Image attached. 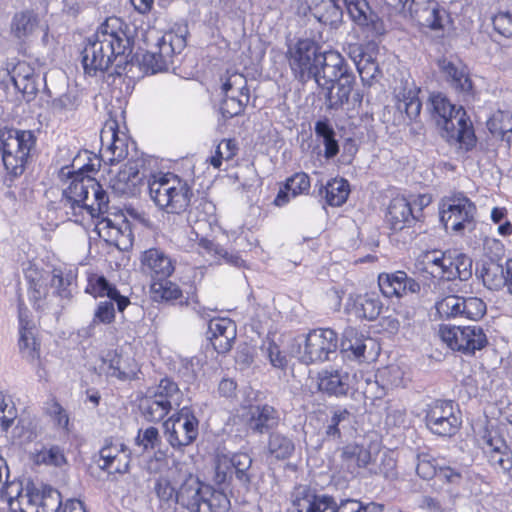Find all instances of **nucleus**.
<instances>
[{"mask_svg":"<svg viewBox=\"0 0 512 512\" xmlns=\"http://www.w3.org/2000/svg\"><path fill=\"white\" fill-rule=\"evenodd\" d=\"M89 159V162L77 171H68L69 184L63 189L62 205L68 218L75 223H82L85 216L90 217L95 225L94 231L106 243L119 249H126L131 244L130 231L127 224L124 228L104 216L108 212L109 198L99 182L85 173L96 172L101 160Z\"/></svg>","mask_w":512,"mask_h":512,"instance_id":"nucleus-1","label":"nucleus"},{"mask_svg":"<svg viewBox=\"0 0 512 512\" xmlns=\"http://www.w3.org/2000/svg\"><path fill=\"white\" fill-rule=\"evenodd\" d=\"M127 24L112 16L100 24L95 33L87 38L82 51V65L86 75L98 76L115 66V73L126 70L132 52L127 35Z\"/></svg>","mask_w":512,"mask_h":512,"instance_id":"nucleus-2","label":"nucleus"},{"mask_svg":"<svg viewBox=\"0 0 512 512\" xmlns=\"http://www.w3.org/2000/svg\"><path fill=\"white\" fill-rule=\"evenodd\" d=\"M149 195L155 205L167 213L180 214L191 205L194 196L188 180L174 173L154 175L148 181Z\"/></svg>","mask_w":512,"mask_h":512,"instance_id":"nucleus-3","label":"nucleus"},{"mask_svg":"<svg viewBox=\"0 0 512 512\" xmlns=\"http://www.w3.org/2000/svg\"><path fill=\"white\" fill-rule=\"evenodd\" d=\"M433 112L439 116L438 124L446 132L450 142H457L466 150L475 144V136L472 124L462 107L456 108L448 98L441 94H432L429 98Z\"/></svg>","mask_w":512,"mask_h":512,"instance_id":"nucleus-4","label":"nucleus"},{"mask_svg":"<svg viewBox=\"0 0 512 512\" xmlns=\"http://www.w3.org/2000/svg\"><path fill=\"white\" fill-rule=\"evenodd\" d=\"M188 27L184 23H175L157 39L154 49L141 56L140 65L151 74L168 70L176 54L186 47Z\"/></svg>","mask_w":512,"mask_h":512,"instance_id":"nucleus-5","label":"nucleus"},{"mask_svg":"<svg viewBox=\"0 0 512 512\" xmlns=\"http://www.w3.org/2000/svg\"><path fill=\"white\" fill-rule=\"evenodd\" d=\"M35 144L36 137L30 130L0 129V152L9 174L19 176L24 172Z\"/></svg>","mask_w":512,"mask_h":512,"instance_id":"nucleus-6","label":"nucleus"},{"mask_svg":"<svg viewBox=\"0 0 512 512\" xmlns=\"http://www.w3.org/2000/svg\"><path fill=\"white\" fill-rule=\"evenodd\" d=\"M439 210L446 231L462 234L474 226L477 208L464 193H455L442 199Z\"/></svg>","mask_w":512,"mask_h":512,"instance_id":"nucleus-7","label":"nucleus"},{"mask_svg":"<svg viewBox=\"0 0 512 512\" xmlns=\"http://www.w3.org/2000/svg\"><path fill=\"white\" fill-rule=\"evenodd\" d=\"M439 336L451 350L469 355L474 354L476 350H481L487 344L483 329L476 325H441Z\"/></svg>","mask_w":512,"mask_h":512,"instance_id":"nucleus-8","label":"nucleus"},{"mask_svg":"<svg viewBox=\"0 0 512 512\" xmlns=\"http://www.w3.org/2000/svg\"><path fill=\"white\" fill-rule=\"evenodd\" d=\"M289 64L295 76L301 81L314 79L320 85L319 67L317 57L319 47L309 39L299 40L294 46L289 47Z\"/></svg>","mask_w":512,"mask_h":512,"instance_id":"nucleus-9","label":"nucleus"},{"mask_svg":"<svg viewBox=\"0 0 512 512\" xmlns=\"http://www.w3.org/2000/svg\"><path fill=\"white\" fill-rule=\"evenodd\" d=\"M385 2L393 7L401 6L420 25L432 30L443 29L444 22L448 18L447 11L434 0H385Z\"/></svg>","mask_w":512,"mask_h":512,"instance_id":"nucleus-10","label":"nucleus"},{"mask_svg":"<svg viewBox=\"0 0 512 512\" xmlns=\"http://www.w3.org/2000/svg\"><path fill=\"white\" fill-rule=\"evenodd\" d=\"M457 412L452 401L436 400L427 407L425 416L426 426L433 434L452 436L457 432L461 424Z\"/></svg>","mask_w":512,"mask_h":512,"instance_id":"nucleus-11","label":"nucleus"},{"mask_svg":"<svg viewBox=\"0 0 512 512\" xmlns=\"http://www.w3.org/2000/svg\"><path fill=\"white\" fill-rule=\"evenodd\" d=\"M164 425L167 441L175 449L191 444L198 436L199 421L188 407L181 408Z\"/></svg>","mask_w":512,"mask_h":512,"instance_id":"nucleus-12","label":"nucleus"},{"mask_svg":"<svg viewBox=\"0 0 512 512\" xmlns=\"http://www.w3.org/2000/svg\"><path fill=\"white\" fill-rule=\"evenodd\" d=\"M100 156L105 163L114 164L125 159L129 154V140L119 130L115 119H108L100 132Z\"/></svg>","mask_w":512,"mask_h":512,"instance_id":"nucleus-13","label":"nucleus"},{"mask_svg":"<svg viewBox=\"0 0 512 512\" xmlns=\"http://www.w3.org/2000/svg\"><path fill=\"white\" fill-rule=\"evenodd\" d=\"M144 160L131 158L128 162L110 178V187L119 195L135 196L143 185Z\"/></svg>","mask_w":512,"mask_h":512,"instance_id":"nucleus-14","label":"nucleus"},{"mask_svg":"<svg viewBox=\"0 0 512 512\" xmlns=\"http://www.w3.org/2000/svg\"><path fill=\"white\" fill-rule=\"evenodd\" d=\"M19 352L25 361L33 366L40 365V342L35 337V325L29 317V311L22 302L18 305Z\"/></svg>","mask_w":512,"mask_h":512,"instance_id":"nucleus-15","label":"nucleus"},{"mask_svg":"<svg viewBox=\"0 0 512 512\" xmlns=\"http://www.w3.org/2000/svg\"><path fill=\"white\" fill-rule=\"evenodd\" d=\"M175 260L160 248H149L140 255V269L150 281L168 279L175 271Z\"/></svg>","mask_w":512,"mask_h":512,"instance_id":"nucleus-16","label":"nucleus"},{"mask_svg":"<svg viewBox=\"0 0 512 512\" xmlns=\"http://www.w3.org/2000/svg\"><path fill=\"white\" fill-rule=\"evenodd\" d=\"M130 461V449L119 441L106 440L99 451L98 466L108 473H127Z\"/></svg>","mask_w":512,"mask_h":512,"instance_id":"nucleus-17","label":"nucleus"},{"mask_svg":"<svg viewBox=\"0 0 512 512\" xmlns=\"http://www.w3.org/2000/svg\"><path fill=\"white\" fill-rule=\"evenodd\" d=\"M208 492L209 485L201 482L198 477L188 474L177 491L176 503L190 512H200Z\"/></svg>","mask_w":512,"mask_h":512,"instance_id":"nucleus-18","label":"nucleus"},{"mask_svg":"<svg viewBox=\"0 0 512 512\" xmlns=\"http://www.w3.org/2000/svg\"><path fill=\"white\" fill-rule=\"evenodd\" d=\"M103 367L107 376L115 377L122 381L133 380L140 371L136 360L117 350H109L102 357Z\"/></svg>","mask_w":512,"mask_h":512,"instance_id":"nucleus-19","label":"nucleus"},{"mask_svg":"<svg viewBox=\"0 0 512 512\" xmlns=\"http://www.w3.org/2000/svg\"><path fill=\"white\" fill-rule=\"evenodd\" d=\"M378 285L385 297H403L408 293L420 291V285L403 271L394 273H381L378 276Z\"/></svg>","mask_w":512,"mask_h":512,"instance_id":"nucleus-20","label":"nucleus"},{"mask_svg":"<svg viewBox=\"0 0 512 512\" xmlns=\"http://www.w3.org/2000/svg\"><path fill=\"white\" fill-rule=\"evenodd\" d=\"M208 329L210 342L218 353L224 354L232 348L237 332L236 325L231 319H212Z\"/></svg>","mask_w":512,"mask_h":512,"instance_id":"nucleus-21","label":"nucleus"},{"mask_svg":"<svg viewBox=\"0 0 512 512\" xmlns=\"http://www.w3.org/2000/svg\"><path fill=\"white\" fill-rule=\"evenodd\" d=\"M483 451L494 469L502 472L512 469V451L501 437H485Z\"/></svg>","mask_w":512,"mask_h":512,"instance_id":"nucleus-22","label":"nucleus"},{"mask_svg":"<svg viewBox=\"0 0 512 512\" xmlns=\"http://www.w3.org/2000/svg\"><path fill=\"white\" fill-rule=\"evenodd\" d=\"M85 291L95 298L107 297L109 300H113L117 304L119 312H123L130 304L129 298L121 295L117 288L102 275L89 276Z\"/></svg>","mask_w":512,"mask_h":512,"instance_id":"nucleus-23","label":"nucleus"},{"mask_svg":"<svg viewBox=\"0 0 512 512\" xmlns=\"http://www.w3.org/2000/svg\"><path fill=\"white\" fill-rule=\"evenodd\" d=\"M439 68L446 76L450 85L458 92L469 95L472 91V81L467 67L461 62H453L448 59L439 61Z\"/></svg>","mask_w":512,"mask_h":512,"instance_id":"nucleus-24","label":"nucleus"},{"mask_svg":"<svg viewBox=\"0 0 512 512\" xmlns=\"http://www.w3.org/2000/svg\"><path fill=\"white\" fill-rule=\"evenodd\" d=\"M310 186V178L306 173H296L286 180L284 187L279 190L273 203L278 207H283L298 195L308 193Z\"/></svg>","mask_w":512,"mask_h":512,"instance_id":"nucleus-25","label":"nucleus"},{"mask_svg":"<svg viewBox=\"0 0 512 512\" xmlns=\"http://www.w3.org/2000/svg\"><path fill=\"white\" fill-rule=\"evenodd\" d=\"M145 396H150L157 402L161 401L172 409L178 408L183 400V393L178 385L168 378H164L158 385L148 388Z\"/></svg>","mask_w":512,"mask_h":512,"instance_id":"nucleus-26","label":"nucleus"},{"mask_svg":"<svg viewBox=\"0 0 512 512\" xmlns=\"http://www.w3.org/2000/svg\"><path fill=\"white\" fill-rule=\"evenodd\" d=\"M375 345L376 343L372 338L364 337L354 329H348L341 341L340 352L347 357L353 356L355 359L364 361L368 359L365 355L367 348H373Z\"/></svg>","mask_w":512,"mask_h":512,"instance_id":"nucleus-27","label":"nucleus"},{"mask_svg":"<svg viewBox=\"0 0 512 512\" xmlns=\"http://www.w3.org/2000/svg\"><path fill=\"white\" fill-rule=\"evenodd\" d=\"M386 220L394 230H402L414 220L410 203L404 197H395L390 201Z\"/></svg>","mask_w":512,"mask_h":512,"instance_id":"nucleus-28","label":"nucleus"},{"mask_svg":"<svg viewBox=\"0 0 512 512\" xmlns=\"http://www.w3.org/2000/svg\"><path fill=\"white\" fill-rule=\"evenodd\" d=\"M319 338L316 330L311 331L307 336H300L295 339L297 350L292 348L294 356L304 364H311L320 359Z\"/></svg>","mask_w":512,"mask_h":512,"instance_id":"nucleus-29","label":"nucleus"},{"mask_svg":"<svg viewBox=\"0 0 512 512\" xmlns=\"http://www.w3.org/2000/svg\"><path fill=\"white\" fill-rule=\"evenodd\" d=\"M326 84L330 85L327 87L322 85V94L326 90L325 96L328 108H338L348 101L352 90L351 80L348 76L334 81L326 79Z\"/></svg>","mask_w":512,"mask_h":512,"instance_id":"nucleus-30","label":"nucleus"},{"mask_svg":"<svg viewBox=\"0 0 512 512\" xmlns=\"http://www.w3.org/2000/svg\"><path fill=\"white\" fill-rule=\"evenodd\" d=\"M279 422V414L270 405L255 406L251 408L249 426L252 430L265 433L276 427Z\"/></svg>","mask_w":512,"mask_h":512,"instance_id":"nucleus-31","label":"nucleus"},{"mask_svg":"<svg viewBox=\"0 0 512 512\" xmlns=\"http://www.w3.org/2000/svg\"><path fill=\"white\" fill-rule=\"evenodd\" d=\"M25 277L29 283L28 295L30 301L36 309H43L45 306L44 300L47 297V280L49 276L44 275L35 268L30 267Z\"/></svg>","mask_w":512,"mask_h":512,"instance_id":"nucleus-32","label":"nucleus"},{"mask_svg":"<svg viewBox=\"0 0 512 512\" xmlns=\"http://www.w3.org/2000/svg\"><path fill=\"white\" fill-rule=\"evenodd\" d=\"M39 24L37 14L33 11L25 10L16 13L11 21V33L19 39L25 40L31 37Z\"/></svg>","mask_w":512,"mask_h":512,"instance_id":"nucleus-33","label":"nucleus"},{"mask_svg":"<svg viewBox=\"0 0 512 512\" xmlns=\"http://www.w3.org/2000/svg\"><path fill=\"white\" fill-rule=\"evenodd\" d=\"M292 512H320V497L316 490L300 485L292 494Z\"/></svg>","mask_w":512,"mask_h":512,"instance_id":"nucleus-34","label":"nucleus"},{"mask_svg":"<svg viewBox=\"0 0 512 512\" xmlns=\"http://www.w3.org/2000/svg\"><path fill=\"white\" fill-rule=\"evenodd\" d=\"M349 301H353V312L359 318L374 320L382 309V303L374 294L357 295L350 297Z\"/></svg>","mask_w":512,"mask_h":512,"instance_id":"nucleus-35","label":"nucleus"},{"mask_svg":"<svg viewBox=\"0 0 512 512\" xmlns=\"http://www.w3.org/2000/svg\"><path fill=\"white\" fill-rule=\"evenodd\" d=\"M370 507L383 509L382 505L370 503L367 505L362 504L354 499H342L338 503L333 497L322 495V512H368Z\"/></svg>","mask_w":512,"mask_h":512,"instance_id":"nucleus-36","label":"nucleus"},{"mask_svg":"<svg viewBox=\"0 0 512 512\" xmlns=\"http://www.w3.org/2000/svg\"><path fill=\"white\" fill-rule=\"evenodd\" d=\"M344 58L338 51L322 52V78L334 81L346 76Z\"/></svg>","mask_w":512,"mask_h":512,"instance_id":"nucleus-37","label":"nucleus"},{"mask_svg":"<svg viewBox=\"0 0 512 512\" xmlns=\"http://www.w3.org/2000/svg\"><path fill=\"white\" fill-rule=\"evenodd\" d=\"M192 233L195 235V240H198V247L201 253L208 254L214 259H224L227 263L237 267L243 265L244 261L239 255L229 253L223 247H220L206 238H199V234L196 231Z\"/></svg>","mask_w":512,"mask_h":512,"instance_id":"nucleus-38","label":"nucleus"},{"mask_svg":"<svg viewBox=\"0 0 512 512\" xmlns=\"http://www.w3.org/2000/svg\"><path fill=\"white\" fill-rule=\"evenodd\" d=\"M483 284L490 290H499L506 286V266L490 261L481 270Z\"/></svg>","mask_w":512,"mask_h":512,"instance_id":"nucleus-39","label":"nucleus"},{"mask_svg":"<svg viewBox=\"0 0 512 512\" xmlns=\"http://www.w3.org/2000/svg\"><path fill=\"white\" fill-rule=\"evenodd\" d=\"M74 274L71 270L63 271L60 268H54L50 277L51 288L54 289L61 301L69 300L72 296L71 285L74 280Z\"/></svg>","mask_w":512,"mask_h":512,"instance_id":"nucleus-40","label":"nucleus"},{"mask_svg":"<svg viewBox=\"0 0 512 512\" xmlns=\"http://www.w3.org/2000/svg\"><path fill=\"white\" fill-rule=\"evenodd\" d=\"M349 389L348 375L339 370L325 371L322 375V391L329 395L342 396Z\"/></svg>","mask_w":512,"mask_h":512,"instance_id":"nucleus-41","label":"nucleus"},{"mask_svg":"<svg viewBox=\"0 0 512 512\" xmlns=\"http://www.w3.org/2000/svg\"><path fill=\"white\" fill-rule=\"evenodd\" d=\"M178 474L177 469H169L164 475H161L155 482L154 490L157 497L163 502H176L175 480Z\"/></svg>","mask_w":512,"mask_h":512,"instance_id":"nucleus-42","label":"nucleus"},{"mask_svg":"<svg viewBox=\"0 0 512 512\" xmlns=\"http://www.w3.org/2000/svg\"><path fill=\"white\" fill-rule=\"evenodd\" d=\"M31 506H37L36 512H58L62 507L61 494L53 489L46 488L42 494H33Z\"/></svg>","mask_w":512,"mask_h":512,"instance_id":"nucleus-43","label":"nucleus"},{"mask_svg":"<svg viewBox=\"0 0 512 512\" xmlns=\"http://www.w3.org/2000/svg\"><path fill=\"white\" fill-rule=\"evenodd\" d=\"M326 201L330 206L339 207L343 205L350 193V186L344 178H335L325 186Z\"/></svg>","mask_w":512,"mask_h":512,"instance_id":"nucleus-44","label":"nucleus"},{"mask_svg":"<svg viewBox=\"0 0 512 512\" xmlns=\"http://www.w3.org/2000/svg\"><path fill=\"white\" fill-rule=\"evenodd\" d=\"M11 80L18 90L27 92L33 90L34 85V69L25 61L18 62L10 72Z\"/></svg>","mask_w":512,"mask_h":512,"instance_id":"nucleus-45","label":"nucleus"},{"mask_svg":"<svg viewBox=\"0 0 512 512\" xmlns=\"http://www.w3.org/2000/svg\"><path fill=\"white\" fill-rule=\"evenodd\" d=\"M150 292L155 301H173L182 297L179 286L168 279L151 282Z\"/></svg>","mask_w":512,"mask_h":512,"instance_id":"nucleus-46","label":"nucleus"},{"mask_svg":"<svg viewBox=\"0 0 512 512\" xmlns=\"http://www.w3.org/2000/svg\"><path fill=\"white\" fill-rule=\"evenodd\" d=\"M36 465L61 467L66 463L64 451L57 445L44 446L32 456Z\"/></svg>","mask_w":512,"mask_h":512,"instance_id":"nucleus-47","label":"nucleus"},{"mask_svg":"<svg viewBox=\"0 0 512 512\" xmlns=\"http://www.w3.org/2000/svg\"><path fill=\"white\" fill-rule=\"evenodd\" d=\"M32 495L30 493L23 494L21 482L16 479L10 480V477L5 478L3 488L0 489V497L8 501L10 506H13L14 502L21 506L24 504L29 505L32 501Z\"/></svg>","mask_w":512,"mask_h":512,"instance_id":"nucleus-48","label":"nucleus"},{"mask_svg":"<svg viewBox=\"0 0 512 512\" xmlns=\"http://www.w3.org/2000/svg\"><path fill=\"white\" fill-rule=\"evenodd\" d=\"M139 409L143 417L150 422H159L172 410L163 402H157L150 396H143L139 402Z\"/></svg>","mask_w":512,"mask_h":512,"instance_id":"nucleus-49","label":"nucleus"},{"mask_svg":"<svg viewBox=\"0 0 512 512\" xmlns=\"http://www.w3.org/2000/svg\"><path fill=\"white\" fill-rule=\"evenodd\" d=\"M233 472L236 480L244 486L251 482L252 474L250 472L252 458L247 453H235L230 456Z\"/></svg>","mask_w":512,"mask_h":512,"instance_id":"nucleus-50","label":"nucleus"},{"mask_svg":"<svg viewBox=\"0 0 512 512\" xmlns=\"http://www.w3.org/2000/svg\"><path fill=\"white\" fill-rule=\"evenodd\" d=\"M295 446L291 439L281 434H272L269 438L268 451L278 460L289 458L294 452Z\"/></svg>","mask_w":512,"mask_h":512,"instance_id":"nucleus-51","label":"nucleus"},{"mask_svg":"<svg viewBox=\"0 0 512 512\" xmlns=\"http://www.w3.org/2000/svg\"><path fill=\"white\" fill-rule=\"evenodd\" d=\"M463 297L449 295L436 302L435 308L441 318L462 317Z\"/></svg>","mask_w":512,"mask_h":512,"instance_id":"nucleus-52","label":"nucleus"},{"mask_svg":"<svg viewBox=\"0 0 512 512\" xmlns=\"http://www.w3.org/2000/svg\"><path fill=\"white\" fill-rule=\"evenodd\" d=\"M80 105V98L77 93L68 92L62 94L52 101L51 108L55 114L66 115L75 111Z\"/></svg>","mask_w":512,"mask_h":512,"instance_id":"nucleus-53","label":"nucleus"},{"mask_svg":"<svg viewBox=\"0 0 512 512\" xmlns=\"http://www.w3.org/2000/svg\"><path fill=\"white\" fill-rule=\"evenodd\" d=\"M234 475L231 458L229 455H217L215 459L214 481L218 485L229 483Z\"/></svg>","mask_w":512,"mask_h":512,"instance_id":"nucleus-54","label":"nucleus"},{"mask_svg":"<svg viewBox=\"0 0 512 512\" xmlns=\"http://www.w3.org/2000/svg\"><path fill=\"white\" fill-rule=\"evenodd\" d=\"M486 313L485 302L478 297H463L462 317L479 320Z\"/></svg>","mask_w":512,"mask_h":512,"instance_id":"nucleus-55","label":"nucleus"},{"mask_svg":"<svg viewBox=\"0 0 512 512\" xmlns=\"http://www.w3.org/2000/svg\"><path fill=\"white\" fill-rule=\"evenodd\" d=\"M204 505L211 512H227L230 508V500L223 491L214 489L209 485V492L205 497Z\"/></svg>","mask_w":512,"mask_h":512,"instance_id":"nucleus-56","label":"nucleus"},{"mask_svg":"<svg viewBox=\"0 0 512 512\" xmlns=\"http://www.w3.org/2000/svg\"><path fill=\"white\" fill-rule=\"evenodd\" d=\"M357 70L363 82L369 83L376 78L379 67L371 55L362 53L356 61Z\"/></svg>","mask_w":512,"mask_h":512,"instance_id":"nucleus-57","label":"nucleus"},{"mask_svg":"<svg viewBox=\"0 0 512 512\" xmlns=\"http://www.w3.org/2000/svg\"><path fill=\"white\" fill-rule=\"evenodd\" d=\"M418 90L410 89L403 99L399 100L398 109L404 110L410 119L416 118L421 111V101L418 97Z\"/></svg>","mask_w":512,"mask_h":512,"instance_id":"nucleus-58","label":"nucleus"},{"mask_svg":"<svg viewBox=\"0 0 512 512\" xmlns=\"http://www.w3.org/2000/svg\"><path fill=\"white\" fill-rule=\"evenodd\" d=\"M453 254V271H455L454 279L458 278L461 281L468 280L472 275V260L469 256L458 253Z\"/></svg>","mask_w":512,"mask_h":512,"instance_id":"nucleus-59","label":"nucleus"},{"mask_svg":"<svg viewBox=\"0 0 512 512\" xmlns=\"http://www.w3.org/2000/svg\"><path fill=\"white\" fill-rule=\"evenodd\" d=\"M440 465L429 454H419L417 456L416 472L423 479H431L438 474Z\"/></svg>","mask_w":512,"mask_h":512,"instance_id":"nucleus-60","label":"nucleus"},{"mask_svg":"<svg viewBox=\"0 0 512 512\" xmlns=\"http://www.w3.org/2000/svg\"><path fill=\"white\" fill-rule=\"evenodd\" d=\"M113 300L100 301L95 309L92 324H111L115 320Z\"/></svg>","mask_w":512,"mask_h":512,"instance_id":"nucleus-61","label":"nucleus"},{"mask_svg":"<svg viewBox=\"0 0 512 512\" xmlns=\"http://www.w3.org/2000/svg\"><path fill=\"white\" fill-rule=\"evenodd\" d=\"M491 133L495 135H505L512 133V115L500 112L488 122Z\"/></svg>","mask_w":512,"mask_h":512,"instance_id":"nucleus-62","label":"nucleus"},{"mask_svg":"<svg viewBox=\"0 0 512 512\" xmlns=\"http://www.w3.org/2000/svg\"><path fill=\"white\" fill-rule=\"evenodd\" d=\"M248 98L243 97L242 100L238 98H226L223 97V100L221 102L220 111L223 117L225 118H232L235 116L240 115L246 105L248 104Z\"/></svg>","mask_w":512,"mask_h":512,"instance_id":"nucleus-63","label":"nucleus"},{"mask_svg":"<svg viewBox=\"0 0 512 512\" xmlns=\"http://www.w3.org/2000/svg\"><path fill=\"white\" fill-rule=\"evenodd\" d=\"M492 22L496 32L504 37L512 38V11L497 13Z\"/></svg>","mask_w":512,"mask_h":512,"instance_id":"nucleus-64","label":"nucleus"}]
</instances>
